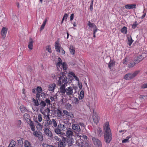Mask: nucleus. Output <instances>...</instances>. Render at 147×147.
I'll return each mask as SVG.
<instances>
[{
  "mask_svg": "<svg viewBox=\"0 0 147 147\" xmlns=\"http://www.w3.org/2000/svg\"><path fill=\"white\" fill-rule=\"evenodd\" d=\"M73 134V132L70 128H68L67 129L66 132V134L65 133V135H64L63 136L65 138V140L64 141L66 140L67 138H70L72 137Z\"/></svg>",
  "mask_w": 147,
  "mask_h": 147,
  "instance_id": "obj_7",
  "label": "nucleus"
},
{
  "mask_svg": "<svg viewBox=\"0 0 147 147\" xmlns=\"http://www.w3.org/2000/svg\"><path fill=\"white\" fill-rule=\"evenodd\" d=\"M78 85L79 88L80 89H81L82 88V83L81 82H79V81H78Z\"/></svg>",
  "mask_w": 147,
  "mask_h": 147,
  "instance_id": "obj_50",
  "label": "nucleus"
},
{
  "mask_svg": "<svg viewBox=\"0 0 147 147\" xmlns=\"http://www.w3.org/2000/svg\"><path fill=\"white\" fill-rule=\"evenodd\" d=\"M93 1H92V4L90 5V9L91 11H92L93 10Z\"/></svg>",
  "mask_w": 147,
  "mask_h": 147,
  "instance_id": "obj_59",
  "label": "nucleus"
},
{
  "mask_svg": "<svg viewBox=\"0 0 147 147\" xmlns=\"http://www.w3.org/2000/svg\"><path fill=\"white\" fill-rule=\"evenodd\" d=\"M17 123L18 124V126L19 127H20L21 125V121L20 120H18L17 121Z\"/></svg>",
  "mask_w": 147,
  "mask_h": 147,
  "instance_id": "obj_46",
  "label": "nucleus"
},
{
  "mask_svg": "<svg viewBox=\"0 0 147 147\" xmlns=\"http://www.w3.org/2000/svg\"><path fill=\"white\" fill-rule=\"evenodd\" d=\"M65 142H61L59 145L58 147H65Z\"/></svg>",
  "mask_w": 147,
  "mask_h": 147,
  "instance_id": "obj_42",
  "label": "nucleus"
},
{
  "mask_svg": "<svg viewBox=\"0 0 147 147\" xmlns=\"http://www.w3.org/2000/svg\"><path fill=\"white\" fill-rule=\"evenodd\" d=\"M24 119L27 122H28L29 121H31L30 119V115L27 113H25L24 114Z\"/></svg>",
  "mask_w": 147,
  "mask_h": 147,
  "instance_id": "obj_21",
  "label": "nucleus"
},
{
  "mask_svg": "<svg viewBox=\"0 0 147 147\" xmlns=\"http://www.w3.org/2000/svg\"><path fill=\"white\" fill-rule=\"evenodd\" d=\"M138 25V24L136 22H135V23L132 25V28L133 29H135Z\"/></svg>",
  "mask_w": 147,
  "mask_h": 147,
  "instance_id": "obj_49",
  "label": "nucleus"
},
{
  "mask_svg": "<svg viewBox=\"0 0 147 147\" xmlns=\"http://www.w3.org/2000/svg\"><path fill=\"white\" fill-rule=\"evenodd\" d=\"M62 69V68L63 70H66L67 68V65L66 63L65 62H63L62 63L61 66L60 67Z\"/></svg>",
  "mask_w": 147,
  "mask_h": 147,
  "instance_id": "obj_26",
  "label": "nucleus"
},
{
  "mask_svg": "<svg viewBox=\"0 0 147 147\" xmlns=\"http://www.w3.org/2000/svg\"><path fill=\"white\" fill-rule=\"evenodd\" d=\"M74 79H75L76 81H79V78H78L77 77L76 75L73 77Z\"/></svg>",
  "mask_w": 147,
  "mask_h": 147,
  "instance_id": "obj_62",
  "label": "nucleus"
},
{
  "mask_svg": "<svg viewBox=\"0 0 147 147\" xmlns=\"http://www.w3.org/2000/svg\"><path fill=\"white\" fill-rule=\"evenodd\" d=\"M125 7L126 9H130L135 8L136 7V5L135 4H127L125 5Z\"/></svg>",
  "mask_w": 147,
  "mask_h": 147,
  "instance_id": "obj_17",
  "label": "nucleus"
},
{
  "mask_svg": "<svg viewBox=\"0 0 147 147\" xmlns=\"http://www.w3.org/2000/svg\"><path fill=\"white\" fill-rule=\"evenodd\" d=\"M82 137L85 140H87V137L86 135H83V136Z\"/></svg>",
  "mask_w": 147,
  "mask_h": 147,
  "instance_id": "obj_64",
  "label": "nucleus"
},
{
  "mask_svg": "<svg viewBox=\"0 0 147 147\" xmlns=\"http://www.w3.org/2000/svg\"><path fill=\"white\" fill-rule=\"evenodd\" d=\"M24 145L25 147H31L30 143L27 140H25Z\"/></svg>",
  "mask_w": 147,
  "mask_h": 147,
  "instance_id": "obj_24",
  "label": "nucleus"
},
{
  "mask_svg": "<svg viewBox=\"0 0 147 147\" xmlns=\"http://www.w3.org/2000/svg\"><path fill=\"white\" fill-rule=\"evenodd\" d=\"M131 137V136H129L127 137L125 139L122 140V142L123 143H125L129 142V139Z\"/></svg>",
  "mask_w": 147,
  "mask_h": 147,
  "instance_id": "obj_22",
  "label": "nucleus"
},
{
  "mask_svg": "<svg viewBox=\"0 0 147 147\" xmlns=\"http://www.w3.org/2000/svg\"><path fill=\"white\" fill-rule=\"evenodd\" d=\"M55 47L56 51H58L59 49L61 47L59 44L58 42L57 41L55 42Z\"/></svg>",
  "mask_w": 147,
  "mask_h": 147,
  "instance_id": "obj_27",
  "label": "nucleus"
},
{
  "mask_svg": "<svg viewBox=\"0 0 147 147\" xmlns=\"http://www.w3.org/2000/svg\"><path fill=\"white\" fill-rule=\"evenodd\" d=\"M66 129L65 125L62 124H60L58 125L57 128L55 130V132L58 134L60 135V136L62 138V141H64L65 140V138L64 137L63 135H65L64 132Z\"/></svg>",
  "mask_w": 147,
  "mask_h": 147,
  "instance_id": "obj_3",
  "label": "nucleus"
},
{
  "mask_svg": "<svg viewBox=\"0 0 147 147\" xmlns=\"http://www.w3.org/2000/svg\"><path fill=\"white\" fill-rule=\"evenodd\" d=\"M121 32L123 34H126L127 33V28L126 27L124 26L121 30Z\"/></svg>",
  "mask_w": 147,
  "mask_h": 147,
  "instance_id": "obj_34",
  "label": "nucleus"
},
{
  "mask_svg": "<svg viewBox=\"0 0 147 147\" xmlns=\"http://www.w3.org/2000/svg\"><path fill=\"white\" fill-rule=\"evenodd\" d=\"M34 135L38 137L39 139L40 140H42V135L40 132L35 131L33 133Z\"/></svg>",
  "mask_w": 147,
  "mask_h": 147,
  "instance_id": "obj_13",
  "label": "nucleus"
},
{
  "mask_svg": "<svg viewBox=\"0 0 147 147\" xmlns=\"http://www.w3.org/2000/svg\"><path fill=\"white\" fill-rule=\"evenodd\" d=\"M128 61V59L127 58H125L123 60V63L124 64H126Z\"/></svg>",
  "mask_w": 147,
  "mask_h": 147,
  "instance_id": "obj_54",
  "label": "nucleus"
},
{
  "mask_svg": "<svg viewBox=\"0 0 147 147\" xmlns=\"http://www.w3.org/2000/svg\"><path fill=\"white\" fill-rule=\"evenodd\" d=\"M33 101L34 102L35 105L36 106H38V101H36L35 99H33Z\"/></svg>",
  "mask_w": 147,
  "mask_h": 147,
  "instance_id": "obj_52",
  "label": "nucleus"
},
{
  "mask_svg": "<svg viewBox=\"0 0 147 147\" xmlns=\"http://www.w3.org/2000/svg\"><path fill=\"white\" fill-rule=\"evenodd\" d=\"M16 144V142L14 140H12L9 144L8 147H14Z\"/></svg>",
  "mask_w": 147,
  "mask_h": 147,
  "instance_id": "obj_29",
  "label": "nucleus"
},
{
  "mask_svg": "<svg viewBox=\"0 0 147 147\" xmlns=\"http://www.w3.org/2000/svg\"><path fill=\"white\" fill-rule=\"evenodd\" d=\"M57 74H56V75L54 74L52 75V77L54 79H57V78H59L58 80V83L59 85H61V86H65V84H66L67 82V78L62 73V71H57Z\"/></svg>",
  "mask_w": 147,
  "mask_h": 147,
  "instance_id": "obj_1",
  "label": "nucleus"
},
{
  "mask_svg": "<svg viewBox=\"0 0 147 147\" xmlns=\"http://www.w3.org/2000/svg\"><path fill=\"white\" fill-rule=\"evenodd\" d=\"M33 43L34 41L31 38H30L28 45V48L30 50H32V49Z\"/></svg>",
  "mask_w": 147,
  "mask_h": 147,
  "instance_id": "obj_16",
  "label": "nucleus"
},
{
  "mask_svg": "<svg viewBox=\"0 0 147 147\" xmlns=\"http://www.w3.org/2000/svg\"><path fill=\"white\" fill-rule=\"evenodd\" d=\"M84 92L83 90H82L80 92L79 98L80 100L84 98Z\"/></svg>",
  "mask_w": 147,
  "mask_h": 147,
  "instance_id": "obj_32",
  "label": "nucleus"
},
{
  "mask_svg": "<svg viewBox=\"0 0 147 147\" xmlns=\"http://www.w3.org/2000/svg\"><path fill=\"white\" fill-rule=\"evenodd\" d=\"M72 102L74 104L77 105L79 104V100L78 98L76 97H74L72 100Z\"/></svg>",
  "mask_w": 147,
  "mask_h": 147,
  "instance_id": "obj_23",
  "label": "nucleus"
},
{
  "mask_svg": "<svg viewBox=\"0 0 147 147\" xmlns=\"http://www.w3.org/2000/svg\"><path fill=\"white\" fill-rule=\"evenodd\" d=\"M62 63L61 59L60 57L58 58L56 63V65L58 69V70L57 71H58L59 70L62 71V68L60 67L61 66Z\"/></svg>",
  "mask_w": 147,
  "mask_h": 147,
  "instance_id": "obj_9",
  "label": "nucleus"
},
{
  "mask_svg": "<svg viewBox=\"0 0 147 147\" xmlns=\"http://www.w3.org/2000/svg\"><path fill=\"white\" fill-rule=\"evenodd\" d=\"M20 109L22 113H24L26 110V109L25 107L23 106H20Z\"/></svg>",
  "mask_w": 147,
  "mask_h": 147,
  "instance_id": "obj_40",
  "label": "nucleus"
},
{
  "mask_svg": "<svg viewBox=\"0 0 147 147\" xmlns=\"http://www.w3.org/2000/svg\"><path fill=\"white\" fill-rule=\"evenodd\" d=\"M47 51L49 53L51 52V48L49 46L47 47Z\"/></svg>",
  "mask_w": 147,
  "mask_h": 147,
  "instance_id": "obj_51",
  "label": "nucleus"
},
{
  "mask_svg": "<svg viewBox=\"0 0 147 147\" xmlns=\"http://www.w3.org/2000/svg\"><path fill=\"white\" fill-rule=\"evenodd\" d=\"M74 13H72V14H71L70 17V20H73L74 18Z\"/></svg>",
  "mask_w": 147,
  "mask_h": 147,
  "instance_id": "obj_58",
  "label": "nucleus"
},
{
  "mask_svg": "<svg viewBox=\"0 0 147 147\" xmlns=\"http://www.w3.org/2000/svg\"><path fill=\"white\" fill-rule=\"evenodd\" d=\"M50 112V110L49 109L47 108V121L48 125H50L52 123V121L49 119V114Z\"/></svg>",
  "mask_w": 147,
  "mask_h": 147,
  "instance_id": "obj_14",
  "label": "nucleus"
},
{
  "mask_svg": "<svg viewBox=\"0 0 147 147\" xmlns=\"http://www.w3.org/2000/svg\"><path fill=\"white\" fill-rule=\"evenodd\" d=\"M103 129L104 133H111V131L108 122H106L103 125Z\"/></svg>",
  "mask_w": 147,
  "mask_h": 147,
  "instance_id": "obj_6",
  "label": "nucleus"
},
{
  "mask_svg": "<svg viewBox=\"0 0 147 147\" xmlns=\"http://www.w3.org/2000/svg\"><path fill=\"white\" fill-rule=\"evenodd\" d=\"M65 107L67 109H70L71 108V105L69 103H67L65 105Z\"/></svg>",
  "mask_w": 147,
  "mask_h": 147,
  "instance_id": "obj_37",
  "label": "nucleus"
},
{
  "mask_svg": "<svg viewBox=\"0 0 147 147\" xmlns=\"http://www.w3.org/2000/svg\"><path fill=\"white\" fill-rule=\"evenodd\" d=\"M114 63L112 61H110L108 63V66L109 68L111 69L114 65Z\"/></svg>",
  "mask_w": 147,
  "mask_h": 147,
  "instance_id": "obj_36",
  "label": "nucleus"
},
{
  "mask_svg": "<svg viewBox=\"0 0 147 147\" xmlns=\"http://www.w3.org/2000/svg\"><path fill=\"white\" fill-rule=\"evenodd\" d=\"M46 20H45L42 24V25H41L40 28V31L41 32L44 28L45 27L46 25Z\"/></svg>",
  "mask_w": 147,
  "mask_h": 147,
  "instance_id": "obj_35",
  "label": "nucleus"
},
{
  "mask_svg": "<svg viewBox=\"0 0 147 147\" xmlns=\"http://www.w3.org/2000/svg\"><path fill=\"white\" fill-rule=\"evenodd\" d=\"M69 51L71 53L72 55H74L75 52V48L73 46L71 45L69 47Z\"/></svg>",
  "mask_w": 147,
  "mask_h": 147,
  "instance_id": "obj_25",
  "label": "nucleus"
},
{
  "mask_svg": "<svg viewBox=\"0 0 147 147\" xmlns=\"http://www.w3.org/2000/svg\"><path fill=\"white\" fill-rule=\"evenodd\" d=\"M57 114L58 116L59 117H61L62 116V113L59 110H57Z\"/></svg>",
  "mask_w": 147,
  "mask_h": 147,
  "instance_id": "obj_43",
  "label": "nucleus"
},
{
  "mask_svg": "<svg viewBox=\"0 0 147 147\" xmlns=\"http://www.w3.org/2000/svg\"><path fill=\"white\" fill-rule=\"evenodd\" d=\"M127 38L128 41V44L129 46H130L133 42V40H132L131 37L130 36L128 37Z\"/></svg>",
  "mask_w": 147,
  "mask_h": 147,
  "instance_id": "obj_33",
  "label": "nucleus"
},
{
  "mask_svg": "<svg viewBox=\"0 0 147 147\" xmlns=\"http://www.w3.org/2000/svg\"><path fill=\"white\" fill-rule=\"evenodd\" d=\"M140 72L139 70H137L133 73H128L124 76V79L126 80H130L133 79Z\"/></svg>",
  "mask_w": 147,
  "mask_h": 147,
  "instance_id": "obj_4",
  "label": "nucleus"
},
{
  "mask_svg": "<svg viewBox=\"0 0 147 147\" xmlns=\"http://www.w3.org/2000/svg\"><path fill=\"white\" fill-rule=\"evenodd\" d=\"M56 86V84H50L48 86V90L49 91L53 92L54 90L55 89Z\"/></svg>",
  "mask_w": 147,
  "mask_h": 147,
  "instance_id": "obj_19",
  "label": "nucleus"
},
{
  "mask_svg": "<svg viewBox=\"0 0 147 147\" xmlns=\"http://www.w3.org/2000/svg\"><path fill=\"white\" fill-rule=\"evenodd\" d=\"M63 112L64 114L66 115L68 120H69L70 119H72L74 118V115L71 112H68L66 110H63Z\"/></svg>",
  "mask_w": 147,
  "mask_h": 147,
  "instance_id": "obj_8",
  "label": "nucleus"
},
{
  "mask_svg": "<svg viewBox=\"0 0 147 147\" xmlns=\"http://www.w3.org/2000/svg\"><path fill=\"white\" fill-rule=\"evenodd\" d=\"M57 51L63 55H64L65 53V51L63 50V49L61 47L59 49L58 51Z\"/></svg>",
  "mask_w": 147,
  "mask_h": 147,
  "instance_id": "obj_38",
  "label": "nucleus"
},
{
  "mask_svg": "<svg viewBox=\"0 0 147 147\" xmlns=\"http://www.w3.org/2000/svg\"><path fill=\"white\" fill-rule=\"evenodd\" d=\"M8 29L6 27H3L2 28L1 34L3 38H5L6 36Z\"/></svg>",
  "mask_w": 147,
  "mask_h": 147,
  "instance_id": "obj_11",
  "label": "nucleus"
},
{
  "mask_svg": "<svg viewBox=\"0 0 147 147\" xmlns=\"http://www.w3.org/2000/svg\"><path fill=\"white\" fill-rule=\"evenodd\" d=\"M88 25L90 27L92 28L94 27L96 28V26L94 24L91 23L90 21H89L88 22Z\"/></svg>",
  "mask_w": 147,
  "mask_h": 147,
  "instance_id": "obj_39",
  "label": "nucleus"
},
{
  "mask_svg": "<svg viewBox=\"0 0 147 147\" xmlns=\"http://www.w3.org/2000/svg\"><path fill=\"white\" fill-rule=\"evenodd\" d=\"M143 58L144 57H143L142 55H140L138 56L134 60L135 62H136V63H138L143 60Z\"/></svg>",
  "mask_w": 147,
  "mask_h": 147,
  "instance_id": "obj_20",
  "label": "nucleus"
},
{
  "mask_svg": "<svg viewBox=\"0 0 147 147\" xmlns=\"http://www.w3.org/2000/svg\"><path fill=\"white\" fill-rule=\"evenodd\" d=\"M98 29L96 27V28H94V30L93 33L96 34V32L97 31Z\"/></svg>",
  "mask_w": 147,
  "mask_h": 147,
  "instance_id": "obj_63",
  "label": "nucleus"
},
{
  "mask_svg": "<svg viewBox=\"0 0 147 147\" xmlns=\"http://www.w3.org/2000/svg\"><path fill=\"white\" fill-rule=\"evenodd\" d=\"M68 15L67 13H65L63 16V20H66L67 18Z\"/></svg>",
  "mask_w": 147,
  "mask_h": 147,
  "instance_id": "obj_56",
  "label": "nucleus"
},
{
  "mask_svg": "<svg viewBox=\"0 0 147 147\" xmlns=\"http://www.w3.org/2000/svg\"><path fill=\"white\" fill-rule=\"evenodd\" d=\"M55 138L56 140L59 142L58 143H59V142H60V141H61L60 139L59 138H58V137L57 136H55Z\"/></svg>",
  "mask_w": 147,
  "mask_h": 147,
  "instance_id": "obj_57",
  "label": "nucleus"
},
{
  "mask_svg": "<svg viewBox=\"0 0 147 147\" xmlns=\"http://www.w3.org/2000/svg\"><path fill=\"white\" fill-rule=\"evenodd\" d=\"M38 120L39 122H41L42 120V118L40 115H39L38 117Z\"/></svg>",
  "mask_w": 147,
  "mask_h": 147,
  "instance_id": "obj_53",
  "label": "nucleus"
},
{
  "mask_svg": "<svg viewBox=\"0 0 147 147\" xmlns=\"http://www.w3.org/2000/svg\"><path fill=\"white\" fill-rule=\"evenodd\" d=\"M141 87L142 88H147V83L143 84L141 85Z\"/></svg>",
  "mask_w": 147,
  "mask_h": 147,
  "instance_id": "obj_48",
  "label": "nucleus"
},
{
  "mask_svg": "<svg viewBox=\"0 0 147 147\" xmlns=\"http://www.w3.org/2000/svg\"><path fill=\"white\" fill-rule=\"evenodd\" d=\"M66 141L69 146H71L74 142L73 139L72 137H71L70 138H67L66 139V140L64 142H65Z\"/></svg>",
  "mask_w": 147,
  "mask_h": 147,
  "instance_id": "obj_18",
  "label": "nucleus"
},
{
  "mask_svg": "<svg viewBox=\"0 0 147 147\" xmlns=\"http://www.w3.org/2000/svg\"><path fill=\"white\" fill-rule=\"evenodd\" d=\"M40 105L42 106V107H44L45 106V104L44 102L42 101L40 103Z\"/></svg>",
  "mask_w": 147,
  "mask_h": 147,
  "instance_id": "obj_60",
  "label": "nucleus"
},
{
  "mask_svg": "<svg viewBox=\"0 0 147 147\" xmlns=\"http://www.w3.org/2000/svg\"><path fill=\"white\" fill-rule=\"evenodd\" d=\"M42 89L40 87H38L36 88V90L38 93H40L42 92Z\"/></svg>",
  "mask_w": 147,
  "mask_h": 147,
  "instance_id": "obj_44",
  "label": "nucleus"
},
{
  "mask_svg": "<svg viewBox=\"0 0 147 147\" xmlns=\"http://www.w3.org/2000/svg\"><path fill=\"white\" fill-rule=\"evenodd\" d=\"M136 64V63L135 62V61H134L131 62L129 63L128 65V67L129 68H132L135 66Z\"/></svg>",
  "mask_w": 147,
  "mask_h": 147,
  "instance_id": "obj_31",
  "label": "nucleus"
},
{
  "mask_svg": "<svg viewBox=\"0 0 147 147\" xmlns=\"http://www.w3.org/2000/svg\"><path fill=\"white\" fill-rule=\"evenodd\" d=\"M69 74L72 77H74L75 76V75L74 73L72 71H69Z\"/></svg>",
  "mask_w": 147,
  "mask_h": 147,
  "instance_id": "obj_45",
  "label": "nucleus"
},
{
  "mask_svg": "<svg viewBox=\"0 0 147 147\" xmlns=\"http://www.w3.org/2000/svg\"><path fill=\"white\" fill-rule=\"evenodd\" d=\"M93 119L94 122L96 124H97L99 121V118L96 114L94 113L93 115Z\"/></svg>",
  "mask_w": 147,
  "mask_h": 147,
  "instance_id": "obj_15",
  "label": "nucleus"
},
{
  "mask_svg": "<svg viewBox=\"0 0 147 147\" xmlns=\"http://www.w3.org/2000/svg\"><path fill=\"white\" fill-rule=\"evenodd\" d=\"M31 128V129L33 131H34L35 130V128L34 125H33V126H31L30 127Z\"/></svg>",
  "mask_w": 147,
  "mask_h": 147,
  "instance_id": "obj_61",
  "label": "nucleus"
},
{
  "mask_svg": "<svg viewBox=\"0 0 147 147\" xmlns=\"http://www.w3.org/2000/svg\"><path fill=\"white\" fill-rule=\"evenodd\" d=\"M112 133H104V139L105 142L107 143H109L112 140Z\"/></svg>",
  "mask_w": 147,
  "mask_h": 147,
  "instance_id": "obj_5",
  "label": "nucleus"
},
{
  "mask_svg": "<svg viewBox=\"0 0 147 147\" xmlns=\"http://www.w3.org/2000/svg\"><path fill=\"white\" fill-rule=\"evenodd\" d=\"M29 124L30 127L34 125V123L31 121H29L27 122Z\"/></svg>",
  "mask_w": 147,
  "mask_h": 147,
  "instance_id": "obj_55",
  "label": "nucleus"
},
{
  "mask_svg": "<svg viewBox=\"0 0 147 147\" xmlns=\"http://www.w3.org/2000/svg\"><path fill=\"white\" fill-rule=\"evenodd\" d=\"M47 135L50 138H51L52 136V134L51 131L49 129L47 128Z\"/></svg>",
  "mask_w": 147,
  "mask_h": 147,
  "instance_id": "obj_30",
  "label": "nucleus"
},
{
  "mask_svg": "<svg viewBox=\"0 0 147 147\" xmlns=\"http://www.w3.org/2000/svg\"><path fill=\"white\" fill-rule=\"evenodd\" d=\"M42 126L41 125V124L38 123V124L36 126V128L37 129L40 130L42 129Z\"/></svg>",
  "mask_w": 147,
  "mask_h": 147,
  "instance_id": "obj_41",
  "label": "nucleus"
},
{
  "mask_svg": "<svg viewBox=\"0 0 147 147\" xmlns=\"http://www.w3.org/2000/svg\"><path fill=\"white\" fill-rule=\"evenodd\" d=\"M52 123L53 126L54 127H56L57 126V123L56 121L54 119H52Z\"/></svg>",
  "mask_w": 147,
  "mask_h": 147,
  "instance_id": "obj_47",
  "label": "nucleus"
},
{
  "mask_svg": "<svg viewBox=\"0 0 147 147\" xmlns=\"http://www.w3.org/2000/svg\"><path fill=\"white\" fill-rule=\"evenodd\" d=\"M97 133L99 136H101L102 133V131L101 128L98 127V128L97 131Z\"/></svg>",
  "mask_w": 147,
  "mask_h": 147,
  "instance_id": "obj_28",
  "label": "nucleus"
},
{
  "mask_svg": "<svg viewBox=\"0 0 147 147\" xmlns=\"http://www.w3.org/2000/svg\"><path fill=\"white\" fill-rule=\"evenodd\" d=\"M72 129L77 132H80L81 129L79 125L77 124H73L71 126Z\"/></svg>",
  "mask_w": 147,
  "mask_h": 147,
  "instance_id": "obj_12",
  "label": "nucleus"
},
{
  "mask_svg": "<svg viewBox=\"0 0 147 147\" xmlns=\"http://www.w3.org/2000/svg\"><path fill=\"white\" fill-rule=\"evenodd\" d=\"M92 140L94 144L97 147H102V143L101 141L98 139L95 138H92Z\"/></svg>",
  "mask_w": 147,
  "mask_h": 147,
  "instance_id": "obj_10",
  "label": "nucleus"
},
{
  "mask_svg": "<svg viewBox=\"0 0 147 147\" xmlns=\"http://www.w3.org/2000/svg\"><path fill=\"white\" fill-rule=\"evenodd\" d=\"M76 86H70L65 88V86H60L59 88V93L62 96H68L70 97L71 96L73 95V90L75 89L76 90Z\"/></svg>",
  "mask_w": 147,
  "mask_h": 147,
  "instance_id": "obj_2",
  "label": "nucleus"
}]
</instances>
